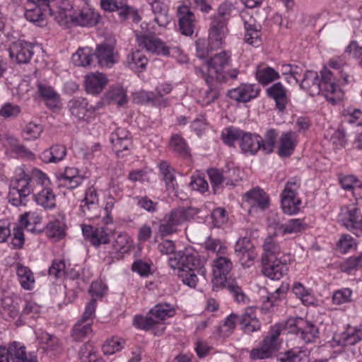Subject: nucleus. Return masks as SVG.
I'll list each match as a JSON object with an SVG mask.
<instances>
[{
	"mask_svg": "<svg viewBox=\"0 0 362 362\" xmlns=\"http://www.w3.org/2000/svg\"><path fill=\"white\" fill-rule=\"evenodd\" d=\"M352 291L346 288L335 291L332 296V301L334 304L341 305L349 303L351 300Z\"/></svg>",
	"mask_w": 362,
	"mask_h": 362,
	"instance_id": "nucleus-64",
	"label": "nucleus"
},
{
	"mask_svg": "<svg viewBox=\"0 0 362 362\" xmlns=\"http://www.w3.org/2000/svg\"><path fill=\"white\" fill-rule=\"evenodd\" d=\"M291 261V256H282L281 259L262 262V273L273 280H279L285 275L288 270V264Z\"/></svg>",
	"mask_w": 362,
	"mask_h": 362,
	"instance_id": "nucleus-14",
	"label": "nucleus"
},
{
	"mask_svg": "<svg viewBox=\"0 0 362 362\" xmlns=\"http://www.w3.org/2000/svg\"><path fill=\"white\" fill-rule=\"evenodd\" d=\"M259 142L262 136L259 134L243 131L239 146L245 154L254 156L260 151Z\"/></svg>",
	"mask_w": 362,
	"mask_h": 362,
	"instance_id": "nucleus-26",
	"label": "nucleus"
},
{
	"mask_svg": "<svg viewBox=\"0 0 362 362\" xmlns=\"http://www.w3.org/2000/svg\"><path fill=\"white\" fill-rule=\"evenodd\" d=\"M243 19L245 29V42L252 46L258 47L261 42V24L252 16L243 15Z\"/></svg>",
	"mask_w": 362,
	"mask_h": 362,
	"instance_id": "nucleus-21",
	"label": "nucleus"
},
{
	"mask_svg": "<svg viewBox=\"0 0 362 362\" xmlns=\"http://www.w3.org/2000/svg\"><path fill=\"white\" fill-rule=\"evenodd\" d=\"M56 175L62 185L71 189L78 187L84 179L79 170L73 167H66L63 171L57 172Z\"/></svg>",
	"mask_w": 362,
	"mask_h": 362,
	"instance_id": "nucleus-24",
	"label": "nucleus"
},
{
	"mask_svg": "<svg viewBox=\"0 0 362 362\" xmlns=\"http://www.w3.org/2000/svg\"><path fill=\"white\" fill-rule=\"evenodd\" d=\"M267 93L269 98L274 100L276 107L279 111H283L286 108L288 102L286 90L280 82H276L268 88Z\"/></svg>",
	"mask_w": 362,
	"mask_h": 362,
	"instance_id": "nucleus-36",
	"label": "nucleus"
},
{
	"mask_svg": "<svg viewBox=\"0 0 362 362\" xmlns=\"http://www.w3.org/2000/svg\"><path fill=\"white\" fill-rule=\"evenodd\" d=\"M91 322H82L79 320L73 328L72 336L75 340H81L91 333Z\"/></svg>",
	"mask_w": 362,
	"mask_h": 362,
	"instance_id": "nucleus-55",
	"label": "nucleus"
},
{
	"mask_svg": "<svg viewBox=\"0 0 362 362\" xmlns=\"http://www.w3.org/2000/svg\"><path fill=\"white\" fill-rule=\"evenodd\" d=\"M46 233L50 238L62 239L65 235L64 225L59 221L50 222L47 226Z\"/></svg>",
	"mask_w": 362,
	"mask_h": 362,
	"instance_id": "nucleus-54",
	"label": "nucleus"
},
{
	"mask_svg": "<svg viewBox=\"0 0 362 362\" xmlns=\"http://www.w3.org/2000/svg\"><path fill=\"white\" fill-rule=\"evenodd\" d=\"M50 182L45 173L33 169L30 173L23 172L11 181L8 202L15 206H25L27 197L33 194L35 202L45 209L56 206V196L49 187Z\"/></svg>",
	"mask_w": 362,
	"mask_h": 362,
	"instance_id": "nucleus-1",
	"label": "nucleus"
},
{
	"mask_svg": "<svg viewBox=\"0 0 362 362\" xmlns=\"http://www.w3.org/2000/svg\"><path fill=\"white\" fill-rule=\"evenodd\" d=\"M205 272L206 270L202 267L189 271L180 272L178 274V276L185 285L190 288H195L199 281L198 275L204 276Z\"/></svg>",
	"mask_w": 362,
	"mask_h": 362,
	"instance_id": "nucleus-45",
	"label": "nucleus"
},
{
	"mask_svg": "<svg viewBox=\"0 0 362 362\" xmlns=\"http://www.w3.org/2000/svg\"><path fill=\"white\" fill-rule=\"evenodd\" d=\"M292 291L303 304L310 305L313 303V297L310 293L300 283H295Z\"/></svg>",
	"mask_w": 362,
	"mask_h": 362,
	"instance_id": "nucleus-62",
	"label": "nucleus"
},
{
	"mask_svg": "<svg viewBox=\"0 0 362 362\" xmlns=\"http://www.w3.org/2000/svg\"><path fill=\"white\" fill-rule=\"evenodd\" d=\"M127 63L132 70L141 72L145 69L148 59L141 51L135 50L128 54Z\"/></svg>",
	"mask_w": 362,
	"mask_h": 362,
	"instance_id": "nucleus-42",
	"label": "nucleus"
},
{
	"mask_svg": "<svg viewBox=\"0 0 362 362\" xmlns=\"http://www.w3.org/2000/svg\"><path fill=\"white\" fill-rule=\"evenodd\" d=\"M320 83L322 86L323 91L329 93H334L338 89V86L336 83V78L334 74L327 68L324 67L321 71Z\"/></svg>",
	"mask_w": 362,
	"mask_h": 362,
	"instance_id": "nucleus-46",
	"label": "nucleus"
},
{
	"mask_svg": "<svg viewBox=\"0 0 362 362\" xmlns=\"http://www.w3.org/2000/svg\"><path fill=\"white\" fill-rule=\"evenodd\" d=\"M256 78L259 83L266 86L279 78V74L273 68L264 64L259 65L255 71Z\"/></svg>",
	"mask_w": 362,
	"mask_h": 362,
	"instance_id": "nucleus-40",
	"label": "nucleus"
},
{
	"mask_svg": "<svg viewBox=\"0 0 362 362\" xmlns=\"http://www.w3.org/2000/svg\"><path fill=\"white\" fill-rule=\"evenodd\" d=\"M233 8V4L228 1L219 6L217 15L212 18L211 22L207 46L206 47L204 40L199 39L196 42L197 54L199 58L206 57L209 52L217 49L223 45V38L228 30L227 22L230 18Z\"/></svg>",
	"mask_w": 362,
	"mask_h": 362,
	"instance_id": "nucleus-2",
	"label": "nucleus"
},
{
	"mask_svg": "<svg viewBox=\"0 0 362 362\" xmlns=\"http://www.w3.org/2000/svg\"><path fill=\"white\" fill-rule=\"evenodd\" d=\"M100 4L105 11H119V16L122 20H125L129 13L130 7L125 0H101Z\"/></svg>",
	"mask_w": 362,
	"mask_h": 362,
	"instance_id": "nucleus-39",
	"label": "nucleus"
},
{
	"mask_svg": "<svg viewBox=\"0 0 362 362\" xmlns=\"http://www.w3.org/2000/svg\"><path fill=\"white\" fill-rule=\"evenodd\" d=\"M94 57L101 67H112L117 63L119 58V54L115 50V41L107 40L97 45Z\"/></svg>",
	"mask_w": 362,
	"mask_h": 362,
	"instance_id": "nucleus-10",
	"label": "nucleus"
},
{
	"mask_svg": "<svg viewBox=\"0 0 362 362\" xmlns=\"http://www.w3.org/2000/svg\"><path fill=\"white\" fill-rule=\"evenodd\" d=\"M6 351L13 362H37L36 356L33 353L28 354L25 347L19 342L10 343Z\"/></svg>",
	"mask_w": 362,
	"mask_h": 362,
	"instance_id": "nucleus-25",
	"label": "nucleus"
},
{
	"mask_svg": "<svg viewBox=\"0 0 362 362\" xmlns=\"http://www.w3.org/2000/svg\"><path fill=\"white\" fill-rule=\"evenodd\" d=\"M199 213L197 209L193 207H179L167 214L158 226L161 236H168L177 230V227L185 221L193 219Z\"/></svg>",
	"mask_w": 362,
	"mask_h": 362,
	"instance_id": "nucleus-5",
	"label": "nucleus"
},
{
	"mask_svg": "<svg viewBox=\"0 0 362 362\" xmlns=\"http://www.w3.org/2000/svg\"><path fill=\"white\" fill-rule=\"evenodd\" d=\"M10 58L17 64H28L33 55V45L24 40L12 42L8 48Z\"/></svg>",
	"mask_w": 362,
	"mask_h": 362,
	"instance_id": "nucleus-13",
	"label": "nucleus"
},
{
	"mask_svg": "<svg viewBox=\"0 0 362 362\" xmlns=\"http://www.w3.org/2000/svg\"><path fill=\"white\" fill-rule=\"evenodd\" d=\"M37 92L49 109L57 107L60 103L59 95L49 85L37 83Z\"/></svg>",
	"mask_w": 362,
	"mask_h": 362,
	"instance_id": "nucleus-34",
	"label": "nucleus"
},
{
	"mask_svg": "<svg viewBox=\"0 0 362 362\" xmlns=\"http://www.w3.org/2000/svg\"><path fill=\"white\" fill-rule=\"evenodd\" d=\"M134 200L139 208L149 213H154L158 210V203L153 202L147 196H136Z\"/></svg>",
	"mask_w": 362,
	"mask_h": 362,
	"instance_id": "nucleus-60",
	"label": "nucleus"
},
{
	"mask_svg": "<svg viewBox=\"0 0 362 362\" xmlns=\"http://www.w3.org/2000/svg\"><path fill=\"white\" fill-rule=\"evenodd\" d=\"M339 221L346 228L354 230L357 235L362 234V216L356 207L341 208Z\"/></svg>",
	"mask_w": 362,
	"mask_h": 362,
	"instance_id": "nucleus-15",
	"label": "nucleus"
},
{
	"mask_svg": "<svg viewBox=\"0 0 362 362\" xmlns=\"http://www.w3.org/2000/svg\"><path fill=\"white\" fill-rule=\"evenodd\" d=\"M300 86L312 96L318 95L323 91L318 74L314 71L308 70L305 72Z\"/></svg>",
	"mask_w": 362,
	"mask_h": 362,
	"instance_id": "nucleus-30",
	"label": "nucleus"
},
{
	"mask_svg": "<svg viewBox=\"0 0 362 362\" xmlns=\"http://www.w3.org/2000/svg\"><path fill=\"white\" fill-rule=\"evenodd\" d=\"M158 167L168 190L175 191L177 183L175 179V170L168 162L163 160L159 163Z\"/></svg>",
	"mask_w": 362,
	"mask_h": 362,
	"instance_id": "nucleus-41",
	"label": "nucleus"
},
{
	"mask_svg": "<svg viewBox=\"0 0 362 362\" xmlns=\"http://www.w3.org/2000/svg\"><path fill=\"white\" fill-rule=\"evenodd\" d=\"M21 112V108L19 105L7 103L1 106L0 108V116L4 119L16 118Z\"/></svg>",
	"mask_w": 362,
	"mask_h": 362,
	"instance_id": "nucleus-61",
	"label": "nucleus"
},
{
	"mask_svg": "<svg viewBox=\"0 0 362 362\" xmlns=\"http://www.w3.org/2000/svg\"><path fill=\"white\" fill-rule=\"evenodd\" d=\"M261 91V88L257 84H241L238 87L230 90L228 95L230 98L239 102L247 103L257 98Z\"/></svg>",
	"mask_w": 362,
	"mask_h": 362,
	"instance_id": "nucleus-20",
	"label": "nucleus"
},
{
	"mask_svg": "<svg viewBox=\"0 0 362 362\" xmlns=\"http://www.w3.org/2000/svg\"><path fill=\"white\" fill-rule=\"evenodd\" d=\"M52 16L60 25L69 26L73 23L74 13L66 8H60L55 12L52 10Z\"/></svg>",
	"mask_w": 362,
	"mask_h": 362,
	"instance_id": "nucleus-56",
	"label": "nucleus"
},
{
	"mask_svg": "<svg viewBox=\"0 0 362 362\" xmlns=\"http://www.w3.org/2000/svg\"><path fill=\"white\" fill-rule=\"evenodd\" d=\"M43 131V127L40 124L34 122H29L23 129V136L27 140H33L37 139Z\"/></svg>",
	"mask_w": 362,
	"mask_h": 362,
	"instance_id": "nucleus-57",
	"label": "nucleus"
},
{
	"mask_svg": "<svg viewBox=\"0 0 362 362\" xmlns=\"http://www.w3.org/2000/svg\"><path fill=\"white\" fill-rule=\"evenodd\" d=\"M203 247L209 252L216 253L218 256L226 255L227 247L219 239L209 236L202 244Z\"/></svg>",
	"mask_w": 362,
	"mask_h": 362,
	"instance_id": "nucleus-49",
	"label": "nucleus"
},
{
	"mask_svg": "<svg viewBox=\"0 0 362 362\" xmlns=\"http://www.w3.org/2000/svg\"><path fill=\"white\" fill-rule=\"evenodd\" d=\"M110 141L114 150L118 155L123 151L127 150L132 144L129 132L122 128L117 129L111 134Z\"/></svg>",
	"mask_w": 362,
	"mask_h": 362,
	"instance_id": "nucleus-33",
	"label": "nucleus"
},
{
	"mask_svg": "<svg viewBox=\"0 0 362 362\" xmlns=\"http://www.w3.org/2000/svg\"><path fill=\"white\" fill-rule=\"evenodd\" d=\"M292 332L305 344L314 342L319 334L315 325L301 317L295 320Z\"/></svg>",
	"mask_w": 362,
	"mask_h": 362,
	"instance_id": "nucleus-16",
	"label": "nucleus"
},
{
	"mask_svg": "<svg viewBox=\"0 0 362 362\" xmlns=\"http://www.w3.org/2000/svg\"><path fill=\"white\" fill-rule=\"evenodd\" d=\"M155 16L154 21L160 27H165L170 21L168 6L165 0H146Z\"/></svg>",
	"mask_w": 362,
	"mask_h": 362,
	"instance_id": "nucleus-28",
	"label": "nucleus"
},
{
	"mask_svg": "<svg viewBox=\"0 0 362 362\" xmlns=\"http://www.w3.org/2000/svg\"><path fill=\"white\" fill-rule=\"evenodd\" d=\"M99 198L96 189L91 186L85 192V197L81 201L80 209L82 214L90 219L100 216L101 209L99 206Z\"/></svg>",
	"mask_w": 362,
	"mask_h": 362,
	"instance_id": "nucleus-11",
	"label": "nucleus"
},
{
	"mask_svg": "<svg viewBox=\"0 0 362 362\" xmlns=\"http://www.w3.org/2000/svg\"><path fill=\"white\" fill-rule=\"evenodd\" d=\"M333 346H354L362 341V327H350L340 334H334Z\"/></svg>",
	"mask_w": 362,
	"mask_h": 362,
	"instance_id": "nucleus-17",
	"label": "nucleus"
},
{
	"mask_svg": "<svg viewBox=\"0 0 362 362\" xmlns=\"http://www.w3.org/2000/svg\"><path fill=\"white\" fill-rule=\"evenodd\" d=\"M246 201L252 207H259L264 210L269 205V197L260 188H255L245 194Z\"/></svg>",
	"mask_w": 362,
	"mask_h": 362,
	"instance_id": "nucleus-37",
	"label": "nucleus"
},
{
	"mask_svg": "<svg viewBox=\"0 0 362 362\" xmlns=\"http://www.w3.org/2000/svg\"><path fill=\"white\" fill-rule=\"evenodd\" d=\"M263 250L264 253L262 254V262H271V260L278 259H282V256H291L290 254L283 252L279 243L270 236L265 238Z\"/></svg>",
	"mask_w": 362,
	"mask_h": 362,
	"instance_id": "nucleus-32",
	"label": "nucleus"
},
{
	"mask_svg": "<svg viewBox=\"0 0 362 362\" xmlns=\"http://www.w3.org/2000/svg\"><path fill=\"white\" fill-rule=\"evenodd\" d=\"M168 263L171 268L177 269L179 272L203 267L197 253L188 249L175 253L169 258Z\"/></svg>",
	"mask_w": 362,
	"mask_h": 362,
	"instance_id": "nucleus-9",
	"label": "nucleus"
},
{
	"mask_svg": "<svg viewBox=\"0 0 362 362\" xmlns=\"http://www.w3.org/2000/svg\"><path fill=\"white\" fill-rule=\"evenodd\" d=\"M268 223L269 227L274 228L275 235L298 233L305 228V224L303 223V221L299 218L291 219L287 223L284 224L269 217Z\"/></svg>",
	"mask_w": 362,
	"mask_h": 362,
	"instance_id": "nucleus-23",
	"label": "nucleus"
},
{
	"mask_svg": "<svg viewBox=\"0 0 362 362\" xmlns=\"http://www.w3.org/2000/svg\"><path fill=\"white\" fill-rule=\"evenodd\" d=\"M298 144L297 135L295 132L289 131L283 132L279 138L278 155L281 158L291 156Z\"/></svg>",
	"mask_w": 362,
	"mask_h": 362,
	"instance_id": "nucleus-29",
	"label": "nucleus"
},
{
	"mask_svg": "<svg viewBox=\"0 0 362 362\" xmlns=\"http://www.w3.org/2000/svg\"><path fill=\"white\" fill-rule=\"evenodd\" d=\"M284 326L277 323L270 327L268 334L259 343V346L250 351V358L252 360H263L272 358L281 346L279 338Z\"/></svg>",
	"mask_w": 362,
	"mask_h": 362,
	"instance_id": "nucleus-4",
	"label": "nucleus"
},
{
	"mask_svg": "<svg viewBox=\"0 0 362 362\" xmlns=\"http://www.w3.org/2000/svg\"><path fill=\"white\" fill-rule=\"evenodd\" d=\"M177 17L181 33L186 36H191L197 25L194 13L187 6L181 5L177 8Z\"/></svg>",
	"mask_w": 362,
	"mask_h": 362,
	"instance_id": "nucleus-19",
	"label": "nucleus"
},
{
	"mask_svg": "<svg viewBox=\"0 0 362 362\" xmlns=\"http://www.w3.org/2000/svg\"><path fill=\"white\" fill-rule=\"evenodd\" d=\"M52 8L51 6H36L35 8L27 10L25 17L31 22L40 23L42 21L47 15L52 16Z\"/></svg>",
	"mask_w": 362,
	"mask_h": 362,
	"instance_id": "nucleus-48",
	"label": "nucleus"
},
{
	"mask_svg": "<svg viewBox=\"0 0 362 362\" xmlns=\"http://www.w3.org/2000/svg\"><path fill=\"white\" fill-rule=\"evenodd\" d=\"M230 62V54L228 51H222L206 61L207 73L202 68H197L196 73L204 79L206 83H211V78L218 83H222L226 78L223 71Z\"/></svg>",
	"mask_w": 362,
	"mask_h": 362,
	"instance_id": "nucleus-6",
	"label": "nucleus"
},
{
	"mask_svg": "<svg viewBox=\"0 0 362 362\" xmlns=\"http://www.w3.org/2000/svg\"><path fill=\"white\" fill-rule=\"evenodd\" d=\"M237 320L239 322L238 315L232 313L228 315L223 324L218 327L219 334L223 337H228L230 335L235 327Z\"/></svg>",
	"mask_w": 362,
	"mask_h": 362,
	"instance_id": "nucleus-53",
	"label": "nucleus"
},
{
	"mask_svg": "<svg viewBox=\"0 0 362 362\" xmlns=\"http://www.w3.org/2000/svg\"><path fill=\"white\" fill-rule=\"evenodd\" d=\"M17 275L20 283L25 289H31L34 284V277L30 269L21 264L17 265Z\"/></svg>",
	"mask_w": 362,
	"mask_h": 362,
	"instance_id": "nucleus-50",
	"label": "nucleus"
},
{
	"mask_svg": "<svg viewBox=\"0 0 362 362\" xmlns=\"http://www.w3.org/2000/svg\"><path fill=\"white\" fill-rule=\"evenodd\" d=\"M107 78L105 74L95 72L86 76L85 87L88 93L98 94L107 83Z\"/></svg>",
	"mask_w": 362,
	"mask_h": 362,
	"instance_id": "nucleus-31",
	"label": "nucleus"
},
{
	"mask_svg": "<svg viewBox=\"0 0 362 362\" xmlns=\"http://www.w3.org/2000/svg\"><path fill=\"white\" fill-rule=\"evenodd\" d=\"M225 185H235V182L239 181L240 177V171L238 168L232 167L223 169Z\"/></svg>",
	"mask_w": 362,
	"mask_h": 362,
	"instance_id": "nucleus-63",
	"label": "nucleus"
},
{
	"mask_svg": "<svg viewBox=\"0 0 362 362\" xmlns=\"http://www.w3.org/2000/svg\"><path fill=\"white\" fill-rule=\"evenodd\" d=\"M94 57V52L90 47H86L79 48L72 55V62L76 66H86L91 64Z\"/></svg>",
	"mask_w": 362,
	"mask_h": 362,
	"instance_id": "nucleus-44",
	"label": "nucleus"
},
{
	"mask_svg": "<svg viewBox=\"0 0 362 362\" xmlns=\"http://www.w3.org/2000/svg\"><path fill=\"white\" fill-rule=\"evenodd\" d=\"M238 317L241 329L245 333L251 334L260 329L261 323L257 317L255 310L253 308H246L245 312Z\"/></svg>",
	"mask_w": 362,
	"mask_h": 362,
	"instance_id": "nucleus-27",
	"label": "nucleus"
},
{
	"mask_svg": "<svg viewBox=\"0 0 362 362\" xmlns=\"http://www.w3.org/2000/svg\"><path fill=\"white\" fill-rule=\"evenodd\" d=\"M99 16L90 10L74 13L73 23L80 26H93L98 21Z\"/></svg>",
	"mask_w": 362,
	"mask_h": 362,
	"instance_id": "nucleus-43",
	"label": "nucleus"
},
{
	"mask_svg": "<svg viewBox=\"0 0 362 362\" xmlns=\"http://www.w3.org/2000/svg\"><path fill=\"white\" fill-rule=\"evenodd\" d=\"M175 310L169 304H158L150 310L146 316L136 315L133 324L138 329L149 330L160 324L168 317H173Z\"/></svg>",
	"mask_w": 362,
	"mask_h": 362,
	"instance_id": "nucleus-7",
	"label": "nucleus"
},
{
	"mask_svg": "<svg viewBox=\"0 0 362 362\" xmlns=\"http://www.w3.org/2000/svg\"><path fill=\"white\" fill-rule=\"evenodd\" d=\"M215 79L211 78V82L206 83L208 89L202 90L199 94V102L202 105H208L214 102L220 95V84Z\"/></svg>",
	"mask_w": 362,
	"mask_h": 362,
	"instance_id": "nucleus-38",
	"label": "nucleus"
},
{
	"mask_svg": "<svg viewBox=\"0 0 362 362\" xmlns=\"http://www.w3.org/2000/svg\"><path fill=\"white\" fill-rule=\"evenodd\" d=\"M300 182L296 179L287 182L281 193V209L284 214L293 215L300 211L301 201L297 197Z\"/></svg>",
	"mask_w": 362,
	"mask_h": 362,
	"instance_id": "nucleus-8",
	"label": "nucleus"
},
{
	"mask_svg": "<svg viewBox=\"0 0 362 362\" xmlns=\"http://www.w3.org/2000/svg\"><path fill=\"white\" fill-rule=\"evenodd\" d=\"M307 356L306 350L292 349L281 353L277 358L278 362H300L304 357Z\"/></svg>",
	"mask_w": 362,
	"mask_h": 362,
	"instance_id": "nucleus-51",
	"label": "nucleus"
},
{
	"mask_svg": "<svg viewBox=\"0 0 362 362\" xmlns=\"http://www.w3.org/2000/svg\"><path fill=\"white\" fill-rule=\"evenodd\" d=\"M66 153L67 150L64 146L55 144L43 151L40 158L45 163H56L62 161Z\"/></svg>",
	"mask_w": 362,
	"mask_h": 362,
	"instance_id": "nucleus-35",
	"label": "nucleus"
},
{
	"mask_svg": "<svg viewBox=\"0 0 362 362\" xmlns=\"http://www.w3.org/2000/svg\"><path fill=\"white\" fill-rule=\"evenodd\" d=\"M223 255H218L214 262L213 289L217 290L220 287L227 288L233 294L237 302L244 303L246 296L241 288L239 287L236 281H230L227 279L226 275L230 272L233 263L229 258Z\"/></svg>",
	"mask_w": 362,
	"mask_h": 362,
	"instance_id": "nucleus-3",
	"label": "nucleus"
},
{
	"mask_svg": "<svg viewBox=\"0 0 362 362\" xmlns=\"http://www.w3.org/2000/svg\"><path fill=\"white\" fill-rule=\"evenodd\" d=\"M33 220L34 223L40 221V218L35 215V213L26 212L23 214L19 220L21 226H17L13 228V237L12 239L11 244L15 248H21L24 244V234L22 230V227L32 230L33 227L32 226L30 221Z\"/></svg>",
	"mask_w": 362,
	"mask_h": 362,
	"instance_id": "nucleus-18",
	"label": "nucleus"
},
{
	"mask_svg": "<svg viewBox=\"0 0 362 362\" xmlns=\"http://www.w3.org/2000/svg\"><path fill=\"white\" fill-rule=\"evenodd\" d=\"M136 37L139 46L145 49L146 52L163 56L170 54L169 48L153 35L136 33Z\"/></svg>",
	"mask_w": 362,
	"mask_h": 362,
	"instance_id": "nucleus-12",
	"label": "nucleus"
},
{
	"mask_svg": "<svg viewBox=\"0 0 362 362\" xmlns=\"http://www.w3.org/2000/svg\"><path fill=\"white\" fill-rule=\"evenodd\" d=\"M243 132V130L233 127L225 128L221 134L223 143L229 146H233L236 141L240 142Z\"/></svg>",
	"mask_w": 362,
	"mask_h": 362,
	"instance_id": "nucleus-52",
	"label": "nucleus"
},
{
	"mask_svg": "<svg viewBox=\"0 0 362 362\" xmlns=\"http://www.w3.org/2000/svg\"><path fill=\"white\" fill-rule=\"evenodd\" d=\"M70 114L80 121L90 122V112L87 100L83 97H74L67 104Z\"/></svg>",
	"mask_w": 362,
	"mask_h": 362,
	"instance_id": "nucleus-22",
	"label": "nucleus"
},
{
	"mask_svg": "<svg viewBox=\"0 0 362 362\" xmlns=\"http://www.w3.org/2000/svg\"><path fill=\"white\" fill-rule=\"evenodd\" d=\"M278 132L274 129H268L264 134V138L262 137V142H259L260 150L265 154H270L274 151Z\"/></svg>",
	"mask_w": 362,
	"mask_h": 362,
	"instance_id": "nucleus-47",
	"label": "nucleus"
},
{
	"mask_svg": "<svg viewBox=\"0 0 362 362\" xmlns=\"http://www.w3.org/2000/svg\"><path fill=\"white\" fill-rule=\"evenodd\" d=\"M170 147L174 152L182 156L186 155L188 153L187 144L178 134L172 136L170 142Z\"/></svg>",
	"mask_w": 362,
	"mask_h": 362,
	"instance_id": "nucleus-59",
	"label": "nucleus"
},
{
	"mask_svg": "<svg viewBox=\"0 0 362 362\" xmlns=\"http://www.w3.org/2000/svg\"><path fill=\"white\" fill-rule=\"evenodd\" d=\"M362 269V252L347 259L341 265V270L351 274L353 271Z\"/></svg>",
	"mask_w": 362,
	"mask_h": 362,
	"instance_id": "nucleus-58",
	"label": "nucleus"
}]
</instances>
